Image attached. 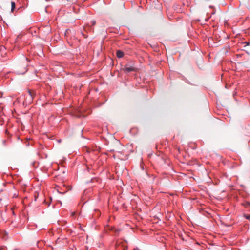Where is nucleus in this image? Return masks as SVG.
Wrapping results in <instances>:
<instances>
[{"mask_svg": "<svg viewBox=\"0 0 250 250\" xmlns=\"http://www.w3.org/2000/svg\"><path fill=\"white\" fill-rule=\"evenodd\" d=\"M28 94L26 96L25 100L23 102V105H27L30 104L33 99V95L30 90H28Z\"/></svg>", "mask_w": 250, "mask_h": 250, "instance_id": "obj_1", "label": "nucleus"}, {"mask_svg": "<svg viewBox=\"0 0 250 250\" xmlns=\"http://www.w3.org/2000/svg\"><path fill=\"white\" fill-rule=\"evenodd\" d=\"M116 55L118 58H121L124 56V53L121 50H119L117 51Z\"/></svg>", "mask_w": 250, "mask_h": 250, "instance_id": "obj_2", "label": "nucleus"}, {"mask_svg": "<svg viewBox=\"0 0 250 250\" xmlns=\"http://www.w3.org/2000/svg\"><path fill=\"white\" fill-rule=\"evenodd\" d=\"M125 71L127 72H131V71H134V68L132 67H128V66H125Z\"/></svg>", "mask_w": 250, "mask_h": 250, "instance_id": "obj_3", "label": "nucleus"}, {"mask_svg": "<svg viewBox=\"0 0 250 250\" xmlns=\"http://www.w3.org/2000/svg\"><path fill=\"white\" fill-rule=\"evenodd\" d=\"M15 8V3L13 1L11 2V12H13L14 11V9Z\"/></svg>", "mask_w": 250, "mask_h": 250, "instance_id": "obj_4", "label": "nucleus"}, {"mask_svg": "<svg viewBox=\"0 0 250 250\" xmlns=\"http://www.w3.org/2000/svg\"><path fill=\"white\" fill-rule=\"evenodd\" d=\"M2 95H3L2 93H0V104H2V103H3V101H2Z\"/></svg>", "mask_w": 250, "mask_h": 250, "instance_id": "obj_5", "label": "nucleus"}, {"mask_svg": "<svg viewBox=\"0 0 250 250\" xmlns=\"http://www.w3.org/2000/svg\"><path fill=\"white\" fill-rule=\"evenodd\" d=\"M91 26H94L96 24V21L95 20H92L91 21Z\"/></svg>", "mask_w": 250, "mask_h": 250, "instance_id": "obj_6", "label": "nucleus"}, {"mask_svg": "<svg viewBox=\"0 0 250 250\" xmlns=\"http://www.w3.org/2000/svg\"><path fill=\"white\" fill-rule=\"evenodd\" d=\"M245 217L247 219H250V215H245Z\"/></svg>", "mask_w": 250, "mask_h": 250, "instance_id": "obj_7", "label": "nucleus"}, {"mask_svg": "<svg viewBox=\"0 0 250 250\" xmlns=\"http://www.w3.org/2000/svg\"><path fill=\"white\" fill-rule=\"evenodd\" d=\"M74 214H75V212H73L72 213V215H74Z\"/></svg>", "mask_w": 250, "mask_h": 250, "instance_id": "obj_8", "label": "nucleus"}, {"mask_svg": "<svg viewBox=\"0 0 250 250\" xmlns=\"http://www.w3.org/2000/svg\"><path fill=\"white\" fill-rule=\"evenodd\" d=\"M14 250H17V249H15Z\"/></svg>", "mask_w": 250, "mask_h": 250, "instance_id": "obj_9", "label": "nucleus"}, {"mask_svg": "<svg viewBox=\"0 0 250 250\" xmlns=\"http://www.w3.org/2000/svg\"><path fill=\"white\" fill-rule=\"evenodd\" d=\"M249 204L250 205V203H249Z\"/></svg>", "mask_w": 250, "mask_h": 250, "instance_id": "obj_10", "label": "nucleus"}]
</instances>
